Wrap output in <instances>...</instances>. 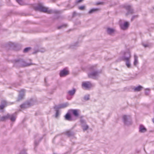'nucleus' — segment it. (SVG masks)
Segmentation results:
<instances>
[{"label": "nucleus", "mask_w": 154, "mask_h": 154, "mask_svg": "<svg viewBox=\"0 0 154 154\" xmlns=\"http://www.w3.org/2000/svg\"><path fill=\"white\" fill-rule=\"evenodd\" d=\"M71 48H73L72 47H71Z\"/></svg>", "instance_id": "obj_42"}, {"label": "nucleus", "mask_w": 154, "mask_h": 154, "mask_svg": "<svg viewBox=\"0 0 154 154\" xmlns=\"http://www.w3.org/2000/svg\"><path fill=\"white\" fill-rule=\"evenodd\" d=\"M134 63L135 65V60L134 61Z\"/></svg>", "instance_id": "obj_39"}, {"label": "nucleus", "mask_w": 154, "mask_h": 154, "mask_svg": "<svg viewBox=\"0 0 154 154\" xmlns=\"http://www.w3.org/2000/svg\"><path fill=\"white\" fill-rule=\"evenodd\" d=\"M115 29L112 28L108 27L106 29V32L107 33L110 35H112L115 32Z\"/></svg>", "instance_id": "obj_13"}, {"label": "nucleus", "mask_w": 154, "mask_h": 154, "mask_svg": "<svg viewBox=\"0 0 154 154\" xmlns=\"http://www.w3.org/2000/svg\"><path fill=\"white\" fill-rule=\"evenodd\" d=\"M146 131V129L143 125H141L139 127V131L141 133H144Z\"/></svg>", "instance_id": "obj_17"}, {"label": "nucleus", "mask_w": 154, "mask_h": 154, "mask_svg": "<svg viewBox=\"0 0 154 154\" xmlns=\"http://www.w3.org/2000/svg\"><path fill=\"white\" fill-rule=\"evenodd\" d=\"M82 88L87 89H88L93 86L89 82H82Z\"/></svg>", "instance_id": "obj_6"}, {"label": "nucleus", "mask_w": 154, "mask_h": 154, "mask_svg": "<svg viewBox=\"0 0 154 154\" xmlns=\"http://www.w3.org/2000/svg\"><path fill=\"white\" fill-rule=\"evenodd\" d=\"M6 105L7 103L5 101H2L1 102V105H0V109H3L6 106Z\"/></svg>", "instance_id": "obj_19"}, {"label": "nucleus", "mask_w": 154, "mask_h": 154, "mask_svg": "<svg viewBox=\"0 0 154 154\" xmlns=\"http://www.w3.org/2000/svg\"><path fill=\"white\" fill-rule=\"evenodd\" d=\"M120 54L121 56L120 58V60L130 59L131 57V54L129 51H122Z\"/></svg>", "instance_id": "obj_3"}, {"label": "nucleus", "mask_w": 154, "mask_h": 154, "mask_svg": "<svg viewBox=\"0 0 154 154\" xmlns=\"http://www.w3.org/2000/svg\"><path fill=\"white\" fill-rule=\"evenodd\" d=\"M81 121V122L82 123V127L83 130L85 131L87 130L88 128V125L84 124L85 123L84 121L82 120Z\"/></svg>", "instance_id": "obj_15"}, {"label": "nucleus", "mask_w": 154, "mask_h": 154, "mask_svg": "<svg viewBox=\"0 0 154 154\" xmlns=\"http://www.w3.org/2000/svg\"><path fill=\"white\" fill-rule=\"evenodd\" d=\"M25 92V90L23 89L21 90L20 91L17 100L18 101H19L23 98Z\"/></svg>", "instance_id": "obj_12"}, {"label": "nucleus", "mask_w": 154, "mask_h": 154, "mask_svg": "<svg viewBox=\"0 0 154 154\" xmlns=\"http://www.w3.org/2000/svg\"><path fill=\"white\" fill-rule=\"evenodd\" d=\"M17 2L20 5H23V3L22 2L21 0H16Z\"/></svg>", "instance_id": "obj_28"}, {"label": "nucleus", "mask_w": 154, "mask_h": 154, "mask_svg": "<svg viewBox=\"0 0 154 154\" xmlns=\"http://www.w3.org/2000/svg\"><path fill=\"white\" fill-rule=\"evenodd\" d=\"M129 26V23L127 21H124L123 23H121L120 24L121 29L124 30H127Z\"/></svg>", "instance_id": "obj_5"}, {"label": "nucleus", "mask_w": 154, "mask_h": 154, "mask_svg": "<svg viewBox=\"0 0 154 154\" xmlns=\"http://www.w3.org/2000/svg\"><path fill=\"white\" fill-rule=\"evenodd\" d=\"M59 115V112L58 110L56 111V117H57Z\"/></svg>", "instance_id": "obj_31"}, {"label": "nucleus", "mask_w": 154, "mask_h": 154, "mask_svg": "<svg viewBox=\"0 0 154 154\" xmlns=\"http://www.w3.org/2000/svg\"><path fill=\"white\" fill-rule=\"evenodd\" d=\"M35 145H37V143H36V142H35Z\"/></svg>", "instance_id": "obj_37"}, {"label": "nucleus", "mask_w": 154, "mask_h": 154, "mask_svg": "<svg viewBox=\"0 0 154 154\" xmlns=\"http://www.w3.org/2000/svg\"><path fill=\"white\" fill-rule=\"evenodd\" d=\"M33 104H34L33 101L32 100H31L29 102H27L21 105L20 106V107L21 108H25L28 107Z\"/></svg>", "instance_id": "obj_8"}, {"label": "nucleus", "mask_w": 154, "mask_h": 154, "mask_svg": "<svg viewBox=\"0 0 154 154\" xmlns=\"http://www.w3.org/2000/svg\"><path fill=\"white\" fill-rule=\"evenodd\" d=\"M79 9L81 10H84L85 8V6H82L79 7Z\"/></svg>", "instance_id": "obj_29"}, {"label": "nucleus", "mask_w": 154, "mask_h": 154, "mask_svg": "<svg viewBox=\"0 0 154 154\" xmlns=\"http://www.w3.org/2000/svg\"><path fill=\"white\" fill-rule=\"evenodd\" d=\"M84 99L86 100H88L89 99V95H87L85 96Z\"/></svg>", "instance_id": "obj_27"}, {"label": "nucleus", "mask_w": 154, "mask_h": 154, "mask_svg": "<svg viewBox=\"0 0 154 154\" xmlns=\"http://www.w3.org/2000/svg\"><path fill=\"white\" fill-rule=\"evenodd\" d=\"M63 26H59L58 27V29H60Z\"/></svg>", "instance_id": "obj_34"}, {"label": "nucleus", "mask_w": 154, "mask_h": 154, "mask_svg": "<svg viewBox=\"0 0 154 154\" xmlns=\"http://www.w3.org/2000/svg\"><path fill=\"white\" fill-rule=\"evenodd\" d=\"M134 17H133L132 18L131 20H134Z\"/></svg>", "instance_id": "obj_38"}, {"label": "nucleus", "mask_w": 154, "mask_h": 154, "mask_svg": "<svg viewBox=\"0 0 154 154\" xmlns=\"http://www.w3.org/2000/svg\"><path fill=\"white\" fill-rule=\"evenodd\" d=\"M75 92V89H73L72 90L69 91L68 93L70 95H73Z\"/></svg>", "instance_id": "obj_21"}, {"label": "nucleus", "mask_w": 154, "mask_h": 154, "mask_svg": "<svg viewBox=\"0 0 154 154\" xmlns=\"http://www.w3.org/2000/svg\"><path fill=\"white\" fill-rule=\"evenodd\" d=\"M99 73V72L96 71L95 69H94L93 72L88 73V75L89 77L94 78L95 76L98 75Z\"/></svg>", "instance_id": "obj_9"}, {"label": "nucleus", "mask_w": 154, "mask_h": 154, "mask_svg": "<svg viewBox=\"0 0 154 154\" xmlns=\"http://www.w3.org/2000/svg\"><path fill=\"white\" fill-rule=\"evenodd\" d=\"M123 119L125 125L129 126L131 125L133 123L131 117L130 115H124L123 117Z\"/></svg>", "instance_id": "obj_2"}, {"label": "nucleus", "mask_w": 154, "mask_h": 154, "mask_svg": "<svg viewBox=\"0 0 154 154\" xmlns=\"http://www.w3.org/2000/svg\"><path fill=\"white\" fill-rule=\"evenodd\" d=\"M19 154H27L26 150L25 149L22 150Z\"/></svg>", "instance_id": "obj_25"}, {"label": "nucleus", "mask_w": 154, "mask_h": 154, "mask_svg": "<svg viewBox=\"0 0 154 154\" xmlns=\"http://www.w3.org/2000/svg\"><path fill=\"white\" fill-rule=\"evenodd\" d=\"M82 1H83V0H79L78 1H77V3H79V2H81Z\"/></svg>", "instance_id": "obj_33"}, {"label": "nucleus", "mask_w": 154, "mask_h": 154, "mask_svg": "<svg viewBox=\"0 0 154 154\" xmlns=\"http://www.w3.org/2000/svg\"><path fill=\"white\" fill-rule=\"evenodd\" d=\"M135 66H136V65L138 63V61L136 57L135 56Z\"/></svg>", "instance_id": "obj_32"}, {"label": "nucleus", "mask_w": 154, "mask_h": 154, "mask_svg": "<svg viewBox=\"0 0 154 154\" xmlns=\"http://www.w3.org/2000/svg\"><path fill=\"white\" fill-rule=\"evenodd\" d=\"M69 74V71L66 69H64L61 70L60 73V76L61 77L65 76Z\"/></svg>", "instance_id": "obj_10"}, {"label": "nucleus", "mask_w": 154, "mask_h": 154, "mask_svg": "<svg viewBox=\"0 0 154 154\" xmlns=\"http://www.w3.org/2000/svg\"><path fill=\"white\" fill-rule=\"evenodd\" d=\"M125 8L128 11V12L126 14L127 15H132L134 13V10L132 9L131 6L129 5H126L125 6Z\"/></svg>", "instance_id": "obj_7"}, {"label": "nucleus", "mask_w": 154, "mask_h": 154, "mask_svg": "<svg viewBox=\"0 0 154 154\" xmlns=\"http://www.w3.org/2000/svg\"><path fill=\"white\" fill-rule=\"evenodd\" d=\"M66 134L69 136H70L72 135L73 133L69 131H67L66 132Z\"/></svg>", "instance_id": "obj_23"}, {"label": "nucleus", "mask_w": 154, "mask_h": 154, "mask_svg": "<svg viewBox=\"0 0 154 154\" xmlns=\"http://www.w3.org/2000/svg\"><path fill=\"white\" fill-rule=\"evenodd\" d=\"M8 119H9L12 122H14L16 119V114L14 113L11 115L8 114L7 115L2 117L1 120L2 121H5Z\"/></svg>", "instance_id": "obj_4"}, {"label": "nucleus", "mask_w": 154, "mask_h": 154, "mask_svg": "<svg viewBox=\"0 0 154 154\" xmlns=\"http://www.w3.org/2000/svg\"><path fill=\"white\" fill-rule=\"evenodd\" d=\"M104 4V3L103 2H97L96 3V4L97 5H103Z\"/></svg>", "instance_id": "obj_30"}, {"label": "nucleus", "mask_w": 154, "mask_h": 154, "mask_svg": "<svg viewBox=\"0 0 154 154\" xmlns=\"http://www.w3.org/2000/svg\"><path fill=\"white\" fill-rule=\"evenodd\" d=\"M100 9L98 8H93L91 9L88 12V13L91 14L100 11Z\"/></svg>", "instance_id": "obj_14"}, {"label": "nucleus", "mask_w": 154, "mask_h": 154, "mask_svg": "<svg viewBox=\"0 0 154 154\" xmlns=\"http://www.w3.org/2000/svg\"><path fill=\"white\" fill-rule=\"evenodd\" d=\"M69 105V103H66L58 106L57 107L58 108H64L68 106Z\"/></svg>", "instance_id": "obj_18"}, {"label": "nucleus", "mask_w": 154, "mask_h": 154, "mask_svg": "<svg viewBox=\"0 0 154 154\" xmlns=\"http://www.w3.org/2000/svg\"><path fill=\"white\" fill-rule=\"evenodd\" d=\"M79 110L78 109H70L69 110V112L73 114L75 117H78L79 116Z\"/></svg>", "instance_id": "obj_11"}, {"label": "nucleus", "mask_w": 154, "mask_h": 154, "mask_svg": "<svg viewBox=\"0 0 154 154\" xmlns=\"http://www.w3.org/2000/svg\"><path fill=\"white\" fill-rule=\"evenodd\" d=\"M30 49L31 48L29 47L26 48L24 50L23 52L25 53L27 52L28 51L30 50Z\"/></svg>", "instance_id": "obj_26"}, {"label": "nucleus", "mask_w": 154, "mask_h": 154, "mask_svg": "<svg viewBox=\"0 0 154 154\" xmlns=\"http://www.w3.org/2000/svg\"><path fill=\"white\" fill-rule=\"evenodd\" d=\"M143 89V87L140 85L135 87V92L140 91Z\"/></svg>", "instance_id": "obj_20"}, {"label": "nucleus", "mask_w": 154, "mask_h": 154, "mask_svg": "<svg viewBox=\"0 0 154 154\" xmlns=\"http://www.w3.org/2000/svg\"><path fill=\"white\" fill-rule=\"evenodd\" d=\"M30 65H31V64H27L26 66H29Z\"/></svg>", "instance_id": "obj_36"}, {"label": "nucleus", "mask_w": 154, "mask_h": 154, "mask_svg": "<svg viewBox=\"0 0 154 154\" xmlns=\"http://www.w3.org/2000/svg\"><path fill=\"white\" fill-rule=\"evenodd\" d=\"M65 119L68 121H71L72 120L71 117L69 113H67L65 116Z\"/></svg>", "instance_id": "obj_22"}, {"label": "nucleus", "mask_w": 154, "mask_h": 154, "mask_svg": "<svg viewBox=\"0 0 154 154\" xmlns=\"http://www.w3.org/2000/svg\"><path fill=\"white\" fill-rule=\"evenodd\" d=\"M153 8L154 9V6L153 7Z\"/></svg>", "instance_id": "obj_41"}, {"label": "nucleus", "mask_w": 154, "mask_h": 154, "mask_svg": "<svg viewBox=\"0 0 154 154\" xmlns=\"http://www.w3.org/2000/svg\"><path fill=\"white\" fill-rule=\"evenodd\" d=\"M153 90H154V87L153 88Z\"/></svg>", "instance_id": "obj_40"}, {"label": "nucleus", "mask_w": 154, "mask_h": 154, "mask_svg": "<svg viewBox=\"0 0 154 154\" xmlns=\"http://www.w3.org/2000/svg\"><path fill=\"white\" fill-rule=\"evenodd\" d=\"M143 46L145 47H146L147 46V45H143Z\"/></svg>", "instance_id": "obj_35"}, {"label": "nucleus", "mask_w": 154, "mask_h": 154, "mask_svg": "<svg viewBox=\"0 0 154 154\" xmlns=\"http://www.w3.org/2000/svg\"><path fill=\"white\" fill-rule=\"evenodd\" d=\"M150 90V89L149 88H146L145 89V94L147 95H149V94Z\"/></svg>", "instance_id": "obj_24"}, {"label": "nucleus", "mask_w": 154, "mask_h": 154, "mask_svg": "<svg viewBox=\"0 0 154 154\" xmlns=\"http://www.w3.org/2000/svg\"><path fill=\"white\" fill-rule=\"evenodd\" d=\"M123 60L125 62L126 65L128 68H131V67L130 59Z\"/></svg>", "instance_id": "obj_16"}, {"label": "nucleus", "mask_w": 154, "mask_h": 154, "mask_svg": "<svg viewBox=\"0 0 154 154\" xmlns=\"http://www.w3.org/2000/svg\"><path fill=\"white\" fill-rule=\"evenodd\" d=\"M34 8L36 11H39L41 12L48 14H51L53 13V11L52 10L49 9L48 8L45 7L41 4H38Z\"/></svg>", "instance_id": "obj_1"}]
</instances>
